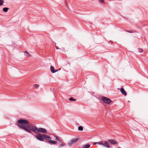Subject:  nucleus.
Masks as SVG:
<instances>
[{
  "label": "nucleus",
  "instance_id": "nucleus-5",
  "mask_svg": "<svg viewBox=\"0 0 148 148\" xmlns=\"http://www.w3.org/2000/svg\"><path fill=\"white\" fill-rule=\"evenodd\" d=\"M50 69L51 72L53 73H55L58 71V69H54L53 66H51L50 67Z\"/></svg>",
  "mask_w": 148,
  "mask_h": 148
},
{
  "label": "nucleus",
  "instance_id": "nucleus-8",
  "mask_svg": "<svg viewBox=\"0 0 148 148\" xmlns=\"http://www.w3.org/2000/svg\"><path fill=\"white\" fill-rule=\"evenodd\" d=\"M120 91L121 93L123 95H125V96H126L127 95V93L123 88H121Z\"/></svg>",
  "mask_w": 148,
  "mask_h": 148
},
{
  "label": "nucleus",
  "instance_id": "nucleus-16",
  "mask_svg": "<svg viewBox=\"0 0 148 148\" xmlns=\"http://www.w3.org/2000/svg\"><path fill=\"white\" fill-rule=\"evenodd\" d=\"M3 2L4 1L3 0H0V6L2 5Z\"/></svg>",
  "mask_w": 148,
  "mask_h": 148
},
{
  "label": "nucleus",
  "instance_id": "nucleus-1",
  "mask_svg": "<svg viewBox=\"0 0 148 148\" xmlns=\"http://www.w3.org/2000/svg\"><path fill=\"white\" fill-rule=\"evenodd\" d=\"M18 123L17 125L20 128L24 130L27 132L32 134V131L37 134L35 135V137L36 138V136L38 135H45V134H39V133L41 132L43 133L47 134V130L44 128H38L37 127L32 126L29 125V122L27 120L20 119L17 121Z\"/></svg>",
  "mask_w": 148,
  "mask_h": 148
},
{
  "label": "nucleus",
  "instance_id": "nucleus-15",
  "mask_svg": "<svg viewBox=\"0 0 148 148\" xmlns=\"http://www.w3.org/2000/svg\"><path fill=\"white\" fill-rule=\"evenodd\" d=\"M69 99L71 101H75V99H74L72 97L70 98Z\"/></svg>",
  "mask_w": 148,
  "mask_h": 148
},
{
  "label": "nucleus",
  "instance_id": "nucleus-7",
  "mask_svg": "<svg viewBox=\"0 0 148 148\" xmlns=\"http://www.w3.org/2000/svg\"><path fill=\"white\" fill-rule=\"evenodd\" d=\"M108 141L112 145H114L117 143V142L114 139H110L108 140Z\"/></svg>",
  "mask_w": 148,
  "mask_h": 148
},
{
  "label": "nucleus",
  "instance_id": "nucleus-13",
  "mask_svg": "<svg viewBox=\"0 0 148 148\" xmlns=\"http://www.w3.org/2000/svg\"><path fill=\"white\" fill-rule=\"evenodd\" d=\"M97 143H98L99 145H103V144H104V143H103V142L102 141H101L100 142H98L97 143H94V144H96Z\"/></svg>",
  "mask_w": 148,
  "mask_h": 148
},
{
  "label": "nucleus",
  "instance_id": "nucleus-21",
  "mask_svg": "<svg viewBox=\"0 0 148 148\" xmlns=\"http://www.w3.org/2000/svg\"><path fill=\"white\" fill-rule=\"evenodd\" d=\"M105 0H99V2L101 3H104Z\"/></svg>",
  "mask_w": 148,
  "mask_h": 148
},
{
  "label": "nucleus",
  "instance_id": "nucleus-17",
  "mask_svg": "<svg viewBox=\"0 0 148 148\" xmlns=\"http://www.w3.org/2000/svg\"><path fill=\"white\" fill-rule=\"evenodd\" d=\"M65 146V145L63 143H62V142L61 143V144L60 145H59V148L60 147H63V146Z\"/></svg>",
  "mask_w": 148,
  "mask_h": 148
},
{
  "label": "nucleus",
  "instance_id": "nucleus-14",
  "mask_svg": "<svg viewBox=\"0 0 148 148\" xmlns=\"http://www.w3.org/2000/svg\"><path fill=\"white\" fill-rule=\"evenodd\" d=\"M138 51L140 53H142L143 51V50L141 48H138Z\"/></svg>",
  "mask_w": 148,
  "mask_h": 148
},
{
  "label": "nucleus",
  "instance_id": "nucleus-10",
  "mask_svg": "<svg viewBox=\"0 0 148 148\" xmlns=\"http://www.w3.org/2000/svg\"><path fill=\"white\" fill-rule=\"evenodd\" d=\"M54 137L55 138V139H54L55 140H56L58 141H60V139L59 138L56 136H54Z\"/></svg>",
  "mask_w": 148,
  "mask_h": 148
},
{
  "label": "nucleus",
  "instance_id": "nucleus-24",
  "mask_svg": "<svg viewBox=\"0 0 148 148\" xmlns=\"http://www.w3.org/2000/svg\"><path fill=\"white\" fill-rule=\"evenodd\" d=\"M119 148H121L120 147H119Z\"/></svg>",
  "mask_w": 148,
  "mask_h": 148
},
{
  "label": "nucleus",
  "instance_id": "nucleus-2",
  "mask_svg": "<svg viewBox=\"0 0 148 148\" xmlns=\"http://www.w3.org/2000/svg\"><path fill=\"white\" fill-rule=\"evenodd\" d=\"M36 139L41 141H44V140H48V143L51 144H56L58 142L55 140H51V137L47 135H38L36 136Z\"/></svg>",
  "mask_w": 148,
  "mask_h": 148
},
{
  "label": "nucleus",
  "instance_id": "nucleus-11",
  "mask_svg": "<svg viewBox=\"0 0 148 148\" xmlns=\"http://www.w3.org/2000/svg\"><path fill=\"white\" fill-rule=\"evenodd\" d=\"M90 147V145L89 144H86L83 146V148H89Z\"/></svg>",
  "mask_w": 148,
  "mask_h": 148
},
{
  "label": "nucleus",
  "instance_id": "nucleus-9",
  "mask_svg": "<svg viewBox=\"0 0 148 148\" xmlns=\"http://www.w3.org/2000/svg\"><path fill=\"white\" fill-rule=\"evenodd\" d=\"M9 9V8L7 7L4 8L3 9V10L5 12H7Z\"/></svg>",
  "mask_w": 148,
  "mask_h": 148
},
{
  "label": "nucleus",
  "instance_id": "nucleus-23",
  "mask_svg": "<svg viewBox=\"0 0 148 148\" xmlns=\"http://www.w3.org/2000/svg\"><path fill=\"white\" fill-rule=\"evenodd\" d=\"M56 48L57 49H60V48H59L58 47L56 46Z\"/></svg>",
  "mask_w": 148,
  "mask_h": 148
},
{
  "label": "nucleus",
  "instance_id": "nucleus-19",
  "mask_svg": "<svg viewBox=\"0 0 148 148\" xmlns=\"http://www.w3.org/2000/svg\"><path fill=\"white\" fill-rule=\"evenodd\" d=\"M126 31L127 32L130 33H133V32H134L133 31H131V30H126Z\"/></svg>",
  "mask_w": 148,
  "mask_h": 148
},
{
  "label": "nucleus",
  "instance_id": "nucleus-4",
  "mask_svg": "<svg viewBox=\"0 0 148 148\" xmlns=\"http://www.w3.org/2000/svg\"><path fill=\"white\" fill-rule=\"evenodd\" d=\"M79 139V138H77L72 139L70 142L68 144L69 146H71L73 144H74L77 142Z\"/></svg>",
  "mask_w": 148,
  "mask_h": 148
},
{
  "label": "nucleus",
  "instance_id": "nucleus-3",
  "mask_svg": "<svg viewBox=\"0 0 148 148\" xmlns=\"http://www.w3.org/2000/svg\"><path fill=\"white\" fill-rule=\"evenodd\" d=\"M101 99L104 103L108 104H110L112 101V100L110 98L104 97H102Z\"/></svg>",
  "mask_w": 148,
  "mask_h": 148
},
{
  "label": "nucleus",
  "instance_id": "nucleus-20",
  "mask_svg": "<svg viewBox=\"0 0 148 148\" xmlns=\"http://www.w3.org/2000/svg\"><path fill=\"white\" fill-rule=\"evenodd\" d=\"M39 85H38V84H34V87L36 88H38L39 86Z\"/></svg>",
  "mask_w": 148,
  "mask_h": 148
},
{
  "label": "nucleus",
  "instance_id": "nucleus-6",
  "mask_svg": "<svg viewBox=\"0 0 148 148\" xmlns=\"http://www.w3.org/2000/svg\"><path fill=\"white\" fill-rule=\"evenodd\" d=\"M109 143L107 141H105L104 142V144H103V146L104 147L108 148H109L110 147V146H109Z\"/></svg>",
  "mask_w": 148,
  "mask_h": 148
},
{
  "label": "nucleus",
  "instance_id": "nucleus-22",
  "mask_svg": "<svg viewBox=\"0 0 148 148\" xmlns=\"http://www.w3.org/2000/svg\"><path fill=\"white\" fill-rule=\"evenodd\" d=\"M59 142L58 143V144L59 145H60L61 144V143L62 142L61 141V140H60V141H59Z\"/></svg>",
  "mask_w": 148,
  "mask_h": 148
},
{
  "label": "nucleus",
  "instance_id": "nucleus-12",
  "mask_svg": "<svg viewBox=\"0 0 148 148\" xmlns=\"http://www.w3.org/2000/svg\"><path fill=\"white\" fill-rule=\"evenodd\" d=\"M78 130L79 131H82L83 130V127L82 126H79L78 127Z\"/></svg>",
  "mask_w": 148,
  "mask_h": 148
},
{
  "label": "nucleus",
  "instance_id": "nucleus-18",
  "mask_svg": "<svg viewBox=\"0 0 148 148\" xmlns=\"http://www.w3.org/2000/svg\"><path fill=\"white\" fill-rule=\"evenodd\" d=\"M24 52L25 53H26L27 54V56H29L30 55V54L26 51H24Z\"/></svg>",
  "mask_w": 148,
  "mask_h": 148
}]
</instances>
